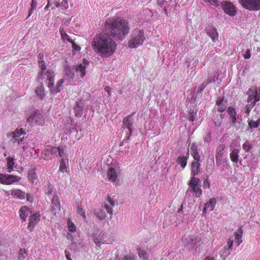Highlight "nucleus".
Segmentation results:
<instances>
[{"label": "nucleus", "instance_id": "obj_59", "mask_svg": "<svg viewBox=\"0 0 260 260\" xmlns=\"http://www.w3.org/2000/svg\"><path fill=\"white\" fill-rule=\"evenodd\" d=\"M165 0H157V5L162 7L165 4Z\"/></svg>", "mask_w": 260, "mask_h": 260}, {"label": "nucleus", "instance_id": "obj_8", "mask_svg": "<svg viewBox=\"0 0 260 260\" xmlns=\"http://www.w3.org/2000/svg\"><path fill=\"white\" fill-rule=\"evenodd\" d=\"M25 132L22 128L16 129L12 133L11 141L13 143L21 144L24 140Z\"/></svg>", "mask_w": 260, "mask_h": 260}, {"label": "nucleus", "instance_id": "obj_61", "mask_svg": "<svg viewBox=\"0 0 260 260\" xmlns=\"http://www.w3.org/2000/svg\"><path fill=\"white\" fill-rule=\"evenodd\" d=\"M194 115L193 112L190 113V116L189 117V120L190 121H193L194 120Z\"/></svg>", "mask_w": 260, "mask_h": 260}, {"label": "nucleus", "instance_id": "obj_25", "mask_svg": "<svg viewBox=\"0 0 260 260\" xmlns=\"http://www.w3.org/2000/svg\"><path fill=\"white\" fill-rule=\"evenodd\" d=\"M186 156L180 155L176 159V162L179 165L182 169L185 168L187 165L189 153H187Z\"/></svg>", "mask_w": 260, "mask_h": 260}, {"label": "nucleus", "instance_id": "obj_1", "mask_svg": "<svg viewBox=\"0 0 260 260\" xmlns=\"http://www.w3.org/2000/svg\"><path fill=\"white\" fill-rule=\"evenodd\" d=\"M92 47L94 51L101 56L107 58L115 53L117 44L108 35L100 34L93 38Z\"/></svg>", "mask_w": 260, "mask_h": 260}, {"label": "nucleus", "instance_id": "obj_45", "mask_svg": "<svg viewBox=\"0 0 260 260\" xmlns=\"http://www.w3.org/2000/svg\"><path fill=\"white\" fill-rule=\"evenodd\" d=\"M103 236L104 235L103 234L100 233L99 237H95V236H94V241L97 246H100Z\"/></svg>", "mask_w": 260, "mask_h": 260}, {"label": "nucleus", "instance_id": "obj_36", "mask_svg": "<svg viewBox=\"0 0 260 260\" xmlns=\"http://www.w3.org/2000/svg\"><path fill=\"white\" fill-rule=\"evenodd\" d=\"M44 75H46V78L48 81H53L55 77L54 72L51 70H48L45 72Z\"/></svg>", "mask_w": 260, "mask_h": 260}, {"label": "nucleus", "instance_id": "obj_32", "mask_svg": "<svg viewBox=\"0 0 260 260\" xmlns=\"http://www.w3.org/2000/svg\"><path fill=\"white\" fill-rule=\"evenodd\" d=\"M115 205V202L113 200V199L110 197H108L107 198V200L105 203V208L107 210V211H111L112 210V206H114Z\"/></svg>", "mask_w": 260, "mask_h": 260}, {"label": "nucleus", "instance_id": "obj_16", "mask_svg": "<svg viewBox=\"0 0 260 260\" xmlns=\"http://www.w3.org/2000/svg\"><path fill=\"white\" fill-rule=\"evenodd\" d=\"M107 176L109 181L112 182H115L118 177L115 169L112 167H110L107 171Z\"/></svg>", "mask_w": 260, "mask_h": 260}, {"label": "nucleus", "instance_id": "obj_49", "mask_svg": "<svg viewBox=\"0 0 260 260\" xmlns=\"http://www.w3.org/2000/svg\"><path fill=\"white\" fill-rule=\"evenodd\" d=\"M138 255L140 258H143L144 260H145L147 258V255L145 251L144 250L139 249L138 250Z\"/></svg>", "mask_w": 260, "mask_h": 260}, {"label": "nucleus", "instance_id": "obj_6", "mask_svg": "<svg viewBox=\"0 0 260 260\" xmlns=\"http://www.w3.org/2000/svg\"><path fill=\"white\" fill-rule=\"evenodd\" d=\"M239 2L244 8L249 11L260 10V0H239Z\"/></svg>", "mask_w": 260, "mask_h": 260}, {"label": "nucleus", "instance_id": "obj_2", "mask_svg": "<svg viewBox=\"0 0 260 260\" xmlns=\"http://www.w3.org/2000/svg\"><path fill=\"white\" fill-rule=\"evenodd\" d=\"M105 30L115 39L122 40L129 33L130 27L126 20L118 17L106 20Z\"/></svg>", "mask_w": 260, "mask_h": 260}, {"label": "nucleus", "instance_id": "obj_57", "mask_svg": "<svg viewBox=\"0 0 260 260\" xmlns=\"http://www.w3.org/2000/svg\"><path fill=\"white\" fill-rule=\"evenodd\" d=\"M28 216V214H26V212H20V217L23 219L24 221L25 220L26 218Z\"/></svg>", "mask_w": 260, "mask_h": 260}, {"label": "nucleus", "instance_id": "obj_63", "mask_svg": "<svg viewBox=\"0 0 260 260\" xmlns=\"http://www.w3.org/2000/svg\"><path fill=\"white\" fill-rule=\"evenodd\" d=\"M65 254H66V258H67L68 260H72L70 257V254L69 251L66 250Z\"/></svg>", "mask_w": 260, "mask_h": 260}, {"label": "nucleus", "instance_id": "obj_41", "mask_svg": "<svg viewBox=\"0 0 260 260\" xmlns=\"http://www.w3.org/2000/svg\"><path fill=\"white\" fill-rule=\"evenodd\" d=\"M248 125L251 128L257 127L260 125V118L256 121L250 120Z\"/></svg>", "mask_w": 260, "mask_h": 260}, {"label": "nucleus", "instance_id": "obj_18", "mask_svg": "<svg viewBox=\"0 0 260 260\" xmlns=\"http://www.w3.org/2000/svg\"><path fill=\"white\" fill-rule=\"evenodd\" d=\"M200 162L192 161L191 164V177H196L201 171Z\"/></svg>", "mask_w": 260, "mask_h": 260}, {"label": "nucleus", "instance_id": "obj_11", "mask_svg": "<svg viewBox=\"0 0 260 260\" xmlns=\"http://www.w3.org/2000/svg\"><path fill=\"white\" fill-rule=\"evenodd\" d=\"M85 101L83 99H80L76 102L74 107V112L75 116L80 117L82 115L84 111Z\"/></svg>", "mask_w": 260, "mask_h": 260}, {"label": "nucleus", "instance_id": "obj_15", "mask_svg": "<svg viewBox=\"0 0 260 260\" xmlns=\"http://www.w3.org/2000/svg\"><path fill=\"white\" fill-rule=\"evenodd\" d=\"M207 34L211 38L213 42L218 41V34L217 29L213 26H209L206 29Z\"/></svg>", "mask_w": 260, "mask_h": 260}, {"label": "nucleus", "instance_id": "obj_22", "mask_svg": "<svg viewBox=\"0 0 260 260\" xmlns=\"http://www.w3.org/2000/svg\"><path fill=\"white\" fill-rule=\"evenodd\" d=\"M227 112L230 116L232 123L233 124H235L237 121V118L238 117L235 109L232 107H229L228 108Z\"/></svg>", "mask_w": 260, "mask_h": 260}, {"label": "nucleus", "instance_id": "obj_4", "mask_svg": "<svg viewBox=\"0 0 260 260\" xmlns=\"http://www.w3.org/2000/svg\"><path fill=\"white\" fill-rule=\"evenodd\" d=\"M200 183L201 181L199 178L191 177L188 183L189 186L187 189V192H192L193 196L200 198L202 194Z\"/></svg>", "mask_w": 260, "mask_h": 260}, {"label": "nucleus", "instance_id": "obj_31", "mask_svg": "<svg viewBox=\"0 0 260 260\" xmlns=\"http://www.w3.org/2000/svg\"><path fill=\"white\" fill-rule=\"evenodd\" d=\"M59 32L60 33L61 36V39L63 41H68L69 42H71L73 40L70 38V37L69 36V35L66 33V30L60 27L59 29Z\"/></svg>", "mask_w": 260, "mask_h": 260}, {"label": "nucleus", "instance_id": "obj_44", "mask_svg": "<svg viewBox=\"0 0 260 260\" xmlns=\"http://www.w3.org/2000/svg\"><path fill=\"white\" fill-rule=\"evenodd\" d=\"M205 3L214 6H218L221 0H203Z\"/></svg>", "mask_w": 260, "mask_h": 260}, {"label": "nucleus", "instance_id": "obj_21", "mask_svg": "<svg viewBox=\"0 0 260 260\" xmlns=\"http://www.w3.org/2000/svg\"><path fill=\"white\" fill-rule=\"evenodd\" d=\"M52 211H58L60 210V204L58 197L56 194L53 195L52 199Z\"/></svg>", "mask_w": 260, "mask_h": 260}, {"label": "nucleus", "instance_id": "obj_24", "mask_svg": "<svg viewBox=\"0 0 260 260\" xmlns=\"http://www.w3.org/2000/svg\"><path fill=\"white\" fill-rule=\"evenodd\" d=\"M11 195L14 198L19 200H23L25 197V192L19 189H15L11 190Z\"/></svg>", "mask_w": 260, "mask_h": 260}, {"label": "nucleus", "instance_id": "obj_5", "mask_svg": "<svg viewBox=\"0 0 260 260\" xmlns=\"http://www.w3.org/2000/svg\"><path fill=\"white\" fill-rule=\"evenodd\" d=\"M203 240V237L200 236L191 235L187 237H184L182 242L184 246L189 250H192L196 248L197 243Z\"/></svg>", "mask_w": 260, "mask_h": 260}, {"label": "nucleus", "instance_id": "obj_34", "mask_svg": "<svg viewBox=\"0 0 260 260\" xmlns=\"http://www.w3.org/2000/svg\"><path fill=\"white\" fill-rule=\"evenodd\" d=\"M7 170L9 173H11L14 165V159L12 157H8L7 158Z\"/></svg>", "mask_w": 260, "mask_h": 260}, {"label": "nucleus", "instance_id": "obj_60", "mask_svg": "<svg viewBox=\"0 0 260 260\" xmlns=\"http://www.w3.org/2000/svg\"><path fill=\"white\" fill-rule=\"evenodd\" d=\"M105 90L108 92V96H111V88L109 86H105Z\"/></svg>", "mask_w": 260, "mask_h": 260}, {"label": "nucleus", "instance_id": "obj_56", "mask_svg": "<svg viewBox=\"0 0 260 260\" xmlns=\"http://www.w3.org/2000/svg\"><path fill=\"white\" fill-rule=\"evenodd\" d=\"M25 197L27 201L32 202L33 201V196L30 193L25 194Z\"/></svg>", "mask_w": 260, "mask_h": 260}, {"label": "nucleus", "instance_id": "obj_3", "mask_svg": "<svg viewBox=\"0 0 260 260\" xmlns=\"http://www.w3.org/2000/svg\"><path fill=\"white\" fill-rule=\"evenodd\" d=\"M145 40L144 32L142 29H135L133 32L127 46L131 48H136L143 44Z\"/></svg>", "mask_w": 260, "mask_h": 260}, {"label": "nucleus", "instance_id": "obj_17", "mask_svg": "<svg viewBox=\"0 0 260 260\" xmlns=\"http://www.w3.org/2000/svg\"><path fill=\"white\" fill-rule=\"evenodd\" d=\"M123 123L124 126L128 129L129 134L131 135L133 131L132 127L133 125V119L132 118V115H129L125 117L123 119Z\"/></svg>", "mask_w": 260, "mask_h": 260}, {"label": "nucleus", "instance_id": "obj_37", "mask_svg": "<svg viewBox=\"0 0 260 260\" xmlns=\"http://www.w3.org/2000/svg\"><path fill=\"white\" fill-rule=\"evenodd\" d=\"M242 234L243 230L240 228L235 234V238L237 240V242L238 243V245H239L242 242Z\"/></svg>", "mask_w": 260, "mask_h": 260}, {"label": "nucleus", "instance_id": "obj_26", "mask_svg": "<svg viewBox=\"0 0 260 260\" xmlns=\"http://www.w3.org/2000/svg\"><path fill=\"white\" fill-rule=\"evenodd\" d=\"M39 67L40 69V72L39 73L37 78V80L38 81L43 79L42 76H44V74H45V72L47 69L45 62L44 60L39 61Z\"/></svg>", "mask_w": 260, "mask_h": 260}, {"label": "nucleus", "instance_id": "obj_51", "mask_svg": "<svg viewBox=\"0 0 260 260\" xmlns=\"http://www.w3.org/2000/svg\"><path fill=\"white\" fill-rule=\"evenodd\" d=\"M254 105L255 104L252 103H248L245 107V113L248 114Z\"/></svg>", "mask_w": 260, "mask_h": 260}, {"label": "nucleus", "instance_id": "obj_38", "mask_svg": "<svg viewBox=\"0 0 260 260\" xmlns=\"http://www.w3.org/2000/svg\"><path fill=\"white\" fill-rule=\"evenodd\" d=\"M35 91L36 93L41 100L44 98V89L42 86L38 87Z\"/></svg>", "mask_w": 260, "mask_h": 260}, {"label": "nucleus", "instance_id": "obj_30", "mask_svg": "<svg viewBox=\"0 0 260 260\" xmlns=\"http://www.w3.org/2000/svg\"><path fill=\"white\" fill-rule=\"evenodd\" d=\"M259 97L257 96V91H255L253 94L249 95L247 99L248 103H252L255 104V103L259 101Z\"/></svg>", "mask_w": 260, "mask_h": 260}, {"label": "nucleus", "instance_id": "obj_27", "mask_svg": "<svg viewBox=\"0 0 260 260\" xmlns=\"http://www.w3.org/2000/svg\"><path fill=\"white\" fill-rule=\"evenodd\" d=\"M86 61V59H84L83 60L82 63H81V64L78 65L77 67V68L76 69V73L80 72L81 73L80 76L81 78H83L85 76V73H86V71H85Z\"/></svg>", "mask_w": 260, "mask_h": 260}, {"label": "nucleus", "instance_id": "obj_62", "mask_svg": "<svg viewBox=\"0 0 260 260\" xmlns=\"http://www.w3.org/2000/svg\"><path fill=\"white\" fill-rule=\"evenodd\" d=\"M233 244V241L230 240L228 242V249H231Z\"/></svg>", "mask_w": 260, "mask_h": 260}, {"label": "nucleus", "instance_id": "obj_42", "mask_svg": "<svg viewBox=\"0 0 260 260\" xmlns=\"http://www.w3.org/2000/svg\"><path fill=\"white\" fill-rule=\"evenodd\" d=\"M26 251L25 249L21 248L19 251L18 260H23L26 256Z\"/></svg>", "mask_w": 260, "mask_h": 260}, {"label": "nucleus", "instance_id": "obj_7", "mask_svg": "<svg viewBox=\"0 0 260 260\" xmlns=\"http://www.w3.org/2000/svg\"><path fill=\"white\" fill-rule=\"evenodd\" d=\"M26 120L29 123L40 125L43 124L44 122L42 115L37 110H34L33 113L27 118Z\"/></svg>", "mask_w": 260, "mask_h": 260}, {"label": "nucleus", "instance_id": "obj_47", "mask_svg": "<svg viewBox=\"0 0 260 260\" xmlns=\"http://www.w3.org/2000/svg\"><path fill=\"white\" fill-rule=\"evenodd\" d=\"M65 75L68 76L71 79H73L74 77V74L70 68H66L65 71Z\"/></svg>", "mask_w": 260, "mask_h": 260}, {"label": "nucleus", "instance_id": "obj_13", "mask_svg": "<svg viewBox=\"0 0 260 260\" xmlns=\"http://www.w3.org/2000/svg\"><path fill=\"white\" fill-rule=\"evenodd\" d=\"M57 147L48 146L44 151V159L48 160L52 159V155L56 154Z\"/></svg>", "mask_w": 260, "mask_h": 260}, {"label": "nucleus", "instance_id": "obj_29", "mask_svg": "<svg viewBox=\"0 0 260 260\" xmlns=\"http://www.w3.org/2000/svg\"><path fill=\"white\" fill-rule=\"evenodd\" d=\"M239 150L238 149H233L230 154L231 161L235 164L238 163L239 158Z\"/></svg>", "mask_w": 260, "mask_h": 260}, {"label": "nucleus", "instance_id": "obj_54", "mask_svg": "<svg viewBox=\"0 0 260 260\" xmlns=\"http://www.w3.org/2000/svg\"><path fill=\"white\" fill-rule=\"evenodd\" d=\"M135 255L131 254L124 256L122 258V260H135Z\"/></svg>", "mask_w": 260, "mask_h": 260}, {"label": "nucleus", "instance_id": "obj_23", "mask_svg": "<svg viewBox=\"0 0 260 260\" xmlns=\"http://www.w3.org/2000/svg\"><path fill=\"white\" fill-rule=\"evenodd\" d=\"M40 215L38 214L37 212L34 213L31 215L29 216V222L28 225V229L31 230L30 227L32 226L33 228L34 226L40 220Z\"/></svg>", "mask_w": 260, "mask_h": 260}, {"label": "nucleus", "instance_id": "obj_64", "mask_svg": "<svg viewBox=\"0 0 260 260\" xmlns=\"http://www.w3.org/2000/svg\"><path fill=\"white\" fill-rule=\"evenodd\" d=\"M29 210L28 208L26 206H24L22 207L19 211L22 212V211H27Z\"/></svg>", "mask_w": 260, "mask_h": 260}, {"label": "nucleus", "instance_id": "obj_9", "mask_svg": "<svg viewBox=\"0 0 260 260\" xmlns=\"http://www.w3.org/2000/svg\"><path fill=\"white\" fill-rule=\"evenodd\" d=\"M20 180V177L9 174H0V183L3 184L10 185L17 182Z\"/></svg>", "mask_w": 260, "mask_h": 260}, {"label": "nucleus", "instance_id": "obj_43", "mask_svg": "<svg viewBox=\"0 0 260 260\" xmlns=\"http://www.w3.org/2000/svg\"><path fill=\"white\" fill-rule=\"evenodd\" d=\"M243 149L246 152H248L252 148V146L250 144V142L248 141H246L242 146Z\"/></svg>", "mask_w": 260, "mask_h": 260}, {"label": "nucleus", "instance_id": "obj_40", "mask_svg": "<svg viewBox=\"0 0 260 260\" xmlns=\"http://www.w3.org/2000/svg\"><path fill=\"white\" fill-rule=\"evenodd\" d=\"M37 5H38V3H37V1L31 0V8L29 11V13H28L27 17H29V16H30V15L32 14L34 11L36 9Z\"/></svg>", "mask_w": 260, "mask_h": 260}, {"label": "nucleus", "instance_id": "obj_46", "mask_svg": "<svg viewBox=\"0 0 260 260\" xmlns=\"http://www.w3.org/2000/svg\"><path fill=\"white\" fill-rule=\"evenodd\" d=\"M66 155V152L64 150L60 147H57L56 154V156L59 155L61 157H63Z\"/></svg>", "mask_w": 260, "mask_h": 260}, {"label": "nucleus", "instance_id": "obj_39", "mask_svg": "<svg viewBox=\"0 0 260 260\" xmlns=\"http://www.w3.org/2000/svg\"><path fill=\"white\" fill-rule=\"evenodd\" d=\"M67 224L69 231L70 232H74L76 231V228L75 224L69 218L67 220Z\"/></svg>", "mask_w": 260, "mask_h": 260}, {"label": "nucleus", "instance_id": "obj_48", "mask_svg": "<svg viewBox=\"0 0 260 260\" xmlns=\"http://www.w3.org/2000/svg\"><path fill=\"white\" fill-rule=\"evenodd\" d=\"M64 80L63 79H59L57 83V88L55 89V93H58L60 91V87L62 86Z\"/></svg>", "mask_w": 260, "mask_h": 260}, {"label": "nucleus", "instance_id": "obj_53", "mask_svg": "<svg viewBox=\"0 0 260 260\" xmlns=\"http://www.w3.org/2000/svg\"><path fill=\"white\" fill-rule=\"evenodd\" d=\"M70 43L72 44V46L74 50L77 51L80 50L81 48L79 46L77 45L73 40H72Z\"/></svg>", "mask_w": 260, "mask_h": 260}, {"label": "nucleus", "instance_id": "obj_12", "mask_svg": "<svg viewBox=\"0 0 260 260\" xmlns=\"http://www.w3.org/2000/svg\"><path fill=\"white\" fill-rule=\"evenodd\" d=\"M225 149V145L224 144L219 145L216 150L215 159L216 165L219 166L222 161V158L223 154V151Z\"/></svg>", "mask_w": 260, "mask_h": 260}, {"label": "nucleus", "instance_id": "obj_50", "mask_svg": "<svg viewBox=\"0 0 260 260\" xmlns=\"http://www.w3.org/2000/svg\"><path fill=\"white\" fill-rule=\"evenodd\" d=\"M95 216L100 220L105 219L106 217L105 212H94Z\"/></svg>", "mask_w": 260, "mask_h": 260}, {"label": "nucleus", "instance_id": "obj_19", "mask_svg": "<svg viewBox=\"0 0 260 260\" xmlns=\"http://www.w3.org/2000/svg\"><path fill=\"white\" fill-rule=\"evenodd\" d=\"M216 204V200L213 198L209 200V202L204 204L203 211H212Z\"/></svg>", "mask_w": 260, "mask_h": 260}, {"label": "nucleus", "instance_id": "obj_35", "mask_svg": "<svg viewBox=\"0 0 260 260\" xmlns=\"http://www.w3.org/2000/svg\"><path fill=\"white\" fill-rule=\"evenodd\" d=\"M28 179L32 182L34 183V181L37 179V175L35 172V168L32 169L30 170H29L28 172Z\"/></svg>", "mask_w": 260, "mask_h": 260}, {"label": "nucleus", "instance_id": "obj_10", "mask_svg": "<svg viewBox=\"0 0 260 260\" xmlns=\"http://www.w3.org/2000/svg\"><path fill=\"white\" fill-rule=\"evenodd\" d=\"M224 12L232 16H235L236 13V7L231 2L223 1L221 3Z\"/></svg>", "mask_w": 260, "mask_h": 260}, {"label": "nucleus", "instance_id": "obj_20", "mask_svg": "<svg viewBox=\"0 0 260 260\" xmlns=\"http://www.w3.org/2000/svg\"><path fill=\"white\" fill-rule=\"evenodd\" d=\"M69 161L68 159H64L61 158L60 160V165L59 168V171L64 173H69L70 172Z\"/></svg>", "mask_w": 260, "mask_h": 260}, {"label": "nucleus", "instance_id": "obj_58", "mask_svg": "<svg viewBox=\"0 0 260 260\" xmlns=\"http://www.w3.org/2000/svg\"><path fill=\"white\" fill-rule=\"evenodd\" d=\"M68 1L69 0H63L62 3V6H63L66 9L69 8Z\"/></svg>", "mask_w": 260, "mask_h": 260}, {"label": "nucleus", "instance_id": "obj_52", "mask_svg": "<svg viewBox=\"0 0 260 260\" xmlns=\"http://www.w3.org/2000/svg\"><path fill=\"white\" fill-rule=\"evenodd\" d=\"M54 81H49L48 87L50 89L51 92H55V89H54Z\"/></svg>", "mask_w": 260, "mask_h": 260}, {"label": "nucleus", "instance_id": "obj_28", "mask_svg": "<svg viewBox=\"0 0 260 260\" xmlns=\"http://www.w3.org/2000/svg\"><path fill=\"white\" fill-rule=\"evenodd\" d=\"M227 102L224 101L222 99H219L216 101V105L217 106V110L218 112H222L226 108Z\"/></svg>", "mask_w": 260, "mask_h": 260}, {"label": "nucleus", "instance_id": "obj_14", "mask_svg": "<svg viewBox=\"0 0 260 260\" xmlns=\"http://www.w3.org/2000/svg\"><path fill=\"white\" fill-rule=\"evenodd\" d=\"M190 152L191 156L193 158V160L192 161H201V156L199 154L197 146L196 144L193 143L191 145L190 147Z\"/></svg>", "mask_w": 260, "mask_h": 260}, {"label": "nucleus", "instance_id": "obj_55", "mask_svg": "<svg viewBox=\"0 0 260 260\" xmlns=\"http://www.w3.org/2000/svg\"><path fill=\"white\" fill-rule=\"evenodd\" d=\"M243 56L245 59H249L251 57L250 50L247 49L245 53L243 54Z\"/></svg>", "mask_w": 260, "mask_h": 260}, {"label": "nucleus", "instance_id": "obj_33", "mask_svg": "<svg viewBox=\"0 0 260 260\" xmlns=\"http://www.w3.org/2000/svg\"><path fill=\"white\" fill-rule=\"evenodd\" d=\"M223 115L217 114L215 115L213 117V121L215 126L219 127L222 122Z\"/></svg>", "mask_w": 260, "mask_h": 260}]
</instances>
